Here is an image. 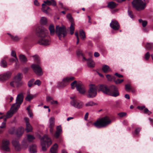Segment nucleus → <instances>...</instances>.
<instances>
[{"label":"nucleus","instance_id":"a878e982","mask_svg":"<svg viewBox=\"0 0 153 153\" xmlns=\"http://www.w3.org/2000/svg\"><path fill=\"white\" fill-rule=\"evenodd\" d=\"M26 128L25 130L27 132H32L33 130V128L29 123H26Z\"/></svg>","mask_w":153,"mask_h":153},{"label":"nucleus","instance_id":"6e6552de","mask_svg":"<svg viewBox=\"0 0 153 153\" xmlns=\"http://www.w3.org/2000/svg\"><path fill=\"white\" fill-rule=\"evenodd\" d=\"M23 76L22 73H19L13 77V79L16 82V86L19 87L24 84V82L21 81Z\"/></svg>","mask_w":153,"mask_h":153},{"label":"nucleus","instance_id":"a18cd8bd","mask_svg":"<svg viewBox=\"0 0 153 153\" xmlns=\"http://www.w3.org/2000/svg\"><path fill=\"white\" fill-rule=\"evenodd\" d=\"M128 15L132 19H133L134 17L133 12L132 11L128 10Z\"/></svg>","mask_w":153,"mask_h":153},{"label":"nucleus","instance_id":"864d4df0","mask_svg":"<svg viewBox=\"0 0 153 153\" xmlns=\"http://www.w3.org/2000/svg\"><path fill=\"white\" fill-rule=\"evenodd\" d=\"M118 115L120 117L126 116V113L125 112H121L118 114Z\"/></svg>","mask_w":153,"mask_h":153},{"label":"nucleus","instance_id":"680f3d73","mask_svg":"<svg viewBox=\"0 0 153 153\" xmlns=\"http://www.w3.org/2000/svg\"><path fill=\"white\" fill-rule=\"evenodd\" d=\"M131 88L130 85L128 84H126L125 85V89L126 91H128L131 89Z\"/></svg>","mask_w":153,"mask_h":153},{"label":"nucleus","instance_id":"c85d7f7f","mask_svg":"<svg viewBox=\"0 0 153 153\" xmlns=\"http://www.w3.org/2000/svg\"><path fill=\"white\" fill-rule=\"evenodd\" d=\"M76 54L78 56H82V60L83 61H85L87 60V59L83 56V54L82 53V51L80 49H78L76 51Z\"/></svg>","mask_w":153,"mask_h":153},{"label":"nucleus","instance_id":"473e14b6","mask_svg":"<svg viewBox=\"0 0 153 153\" xmlns=\"http://www.w3.org/2000/svg\"><path fill=\"white\" fill-rule=\"evenodd\" d=\"M20 60L23 63H25L27 61V59L26 56L22 54L20 55L19 56Z\"/></svg>","mask_w":153,"mask_h":153},{"label":"nucleus","instance_id":"bf43d9fd","mask_svg":"<svg viewBox=\"0 0 153 153\" xmlns=\"http://www.w3.org/2000/svg\"><path fill=\"white\" fill-rule=\"evenodd\" d=\"M41 84V82L40 80L39 79L36 80L34 82V84L39 86Z\"/></svg>","mask_w":153,"mask_h":153},{"label":"nucleus","instance_id":"aec40b11","mask_svg":"<svg viewBox=\"0 0 153 153\" xmlns=\"http://www.w3.org/2000/svg\"><path fill=\"white\" fill-rule=\"evenodd\" d=\"M13 145L15 147L16 150L18 151L20 149V144L18 140H13L12 141Z\"/></svg>","mask_w":153,"mask_h":153},{"label":"nucleus","instance_id":"2f4dec72","mask_svg":"<svg viewBox=\"0 0 153 153\" xmlns=\"http://www.w3.org/2000/svg\"><path fill=\"white\" fill-rule=\"evenodd\" d=\"M55 119L53 117H51L49 119V128L53 127L54 126Z\"/></svg>","mask_w":153,"mask_h":153},{"label":"nucleus","instance_id":"2eb2a0df","mask_svg":"<svg viewBox=\"0 0 153 153\" xmlns=\"http://www.w3.org/2000/svg\"><path fill=\"white\" fill-rule=\"evenodd\" d=\"M76 90L82 94H85L86 91L85 87L80 81L78 82V84L76 86Z\"/></svg>","mask_w":153,"mask_h":153},{"label":"nucleus","instance_id":"79ce46f5","mask_svg":"<svg viewBox=\"0 0 153 153\" xmlns=\"http://www.w3.org/2000/svg\"><path fill=\"white\" fill-rule=\"evenodd\" d=\"M6 118H4V122L2 123L1 125L0 126L1 128H6Z\"/></svg>","mask_w":153,"mask_h":153},{"label":"nucleus","instance_id":"69168bd1","mask_svg":"<svg viewBox=\"0 0 153 153\" xmlns=\"http://www.w3.org/2000/svg\"><path fill=\"white\" fill-rule=\"evenodd\" d=\"M53 100L52 98L50 96H48L46 97V100L47 102H49L51 100L52 101Z\"/></svg>","mask_w":153,"mask_h":153},{"label":"nucleus","instance_id":"58836bf2","mask_svg":"<svg viewBox=\"0 0 153 153\" xmlns=\"http://www.w3.org/2000/svg\"><path fill=\"white\" fill-rule=\"evenodd\" d=\"M96 105V103L93 101H89L85 104V106L87 107L91 106Z\"/></svg>","mask_w":153,"mask_h":153},{"label":"nucleus","instance_id":"423d86ee","mask_svg":"<svg viewBox=\"0 0 153 153\" xmlns=\"http://www.w3.org/2000/svg\"><path fill=\"white\" fill-rule=\"evenodd\" d=\"M131 4L133 7L138 11L143 10L145 8V5L143 4L142 0H133Z\"/></svg>","mask_w":153,"mask_h":153},{"label":"nucleus","instance_id":"e2e57ef3","mask_svg":"<svg viewBox=\"0 0 153 153\" xmlns=\"http://www.w3.org/2000/svg\"><path fill=\"white\" fill-rule=\"evenodd\" d=\"M11 55L12 56H13L14 57H16V58H17L16 56V52H15V51H14L13 50L11 51Z\"/></svg>","mask_w":153,"mask_h":153},{"label":"nucleus","instance_id":"ddd939ff","mask_svg":"<svg viewBox=\"0 0 153 153\" xmlns=\"http://www.w3.org/2000/svg\"><path fill=\"white\" fill-rule=\"evenodd\" d=\"M15 105V104H13L12 106L10 111L7 113L6 117L5 118H6V119L12 117L14 113L16 112L19 108V105L16 107H14Z\"/></svg>","mask_w":153,"mask_h":153},{"label":"nucleus","instance_id":"393cba45","mask_svg":"<svg viewBox=\"0 0 153 153\" xmlns=\"http://www.w3.org/2000/svg\"><path fill=\"white\" fill-rule=\"evenodd\" d=\"M102 69L105 73H107L111 71L110 67L107 65H103L102 67Z\"/></svg>","mask_w":153,"mask_h":153},{"label":"nucleus","instance_id":"4d7b16f0","mask_svg":"<svg viewBox=\"0 0 153 153\" xmlns=\"http://www.w3.org/2000/svg\"><path fill=\"white\" fill-rule=\"evenodd\" d=\"M9 61L10 62H16L18 61V59L17 58L14 57L13 58H11L9 59Z\"/></svg>","mask_w":153,"mask_h":153},{"label":"nucleus","instance_id":"6ab92c4d","mask_svg":"<svg viewBox=\"0 0 153 153\" xmlns=\"http://www.w3.org/2000/svg\"><path fill=\"white\" fill-rule=\"evenodd\" d=\"M71 104L72 106L78 108H82L83 105V103L82 102H76L74 100L71 102Z\"/></svg>","mask_w":153,"mask_h":153},{"label":"nucleus","instance_id":"20e7f679","mask_svg":"<svg viewBox=\"0 0 153 153\" xmlns=\"http://www.w3.org/2000/svg\"><path fill=\"white\" fill-rule=\"evenodd\" d=\"M55 32L59 37H65L67 35L68 31L65 26L60 27L57 25L56 27Z\"/></svg>","mask_w":153,"mask_h":153},{"label":"nucleus","instance_id":"052dcab7","mask_svg":"<svg viewBox=\"0 0 153 153\" xmlns=\"http://www.w3.org/2000/svg\"><path fill=\"white\" fill-rule=\"evenodd\" d=\"M150 57V54L149 52H147L145 54V59L146 60H148L149 58Z\"/></svg>","mask_w":153,"mask_h":153},{"label":"nucleus","instance_id":"5fc2aeb1","mask_svg":"<svg viewBox=\"0 0 153 153\" xmlns=\"http://www.w3.org/2000/svg\"><path fill=\"white\" fill-rule=\"evenodd\" d=\"M124 80L123 79H122L121 80L117 79L116 80H114V82L117 84H120Z\"/></svg>","mask_w":153,"mask_h":153},{"label":"nucleus","instance_id":"5701e85b","mask_svg":"<svg viewBox=\"0 0 153 153\" xmlns=\"http://www.w3.org/2000/svg\"><path fill=\"white\" fill-rule=\"evenodd\" d=\"M42 11L44 13H48L50 10V8L45 4H42Z\"/></svg>","mask_w":153,"mask_h":153},{"label":"nucleus","instance_id":"c756f323","mask_svg":"<svg viewBox=\"0 0 153 153\" xmlns=\"http://www.w3.org/2000/svg\"><path fill=\"white\" fill-rule=\"evenodd\" d=\"M29 151L30 153H35L36 152V146L35 145H32L30 146Z\"/></svg>","mask_w":153,"mask_h":153},{"label":"nucleus","instance_id":"0e129e2a","mask_svg":"<svg viewBox=\"0 0 153 153\" xmlns=\"http://www.w3.org/2000/svg\"><path fill=\"white\" fill-rule=\"evenodd\" d=\"M145 106L144 105H143L142 106H138L137 107V108L139 109L142 110L145 108Z\"/></svg>","mask_w":153,"mask_h":153},{"label":"nucleus","instance_id":"7ed1b4c3","mask_svg":"<svg viewBox=\"0 0 153 153\" xmlns=\"http://www.w3.org/2000/svg\"><path fill=\"white\" fill-rule=\"evenodd\" d=\"M35 30L36 35L41 38H45L49 35L48 30L42 25L36 26Z\"/></svg>","mask_w":153,"mask_h":153},{"label":"nucleus","instance_id":"39448f33","mask_svg":"<svg viewBox=\"0 0 153 153\" xmlns=\"http://www.w3.org/2000/svg\"><path fill=\"white\" fill-rule=\"evenodd\" d=\"M41 142L42 146V150L43 151H45L46 150V144H47L48 147L52 143L51 139L48 137L47 135H45L41 138Z\"/></svg>","mask_w":153,"mask_h":153},{"label":"nucleus","instance_id":"09e8293b","mask_svg":"<svg viewBox=\"0 0 153 153\" xmlns=\"http://www.w3.org/2000/svg\"><path fill=\"white\" fill-rule=\"evenodd\" d=\"M44 3L43 4H45L46 5H50L51 4L52 5V2L50 1L47 0V1H44Z\"/></svg>","mask_w":153,"mask_h":153},{"label":"nucleus","instance_id":"338daca9","mask_svg":"<svg viewBox=\"0 0 153 153\" xmlns=\"http://www.w3.org/2000/svg\"><path fill=\"white\" fill-rule=\"evenodd\" d=\"M7 34H8L10 36V37L11 38L13 39V38H19V37L17 36H13L10 33H7Z\"/></svg>","mask_w":153,"mask_h":153},{"label":"nucleus","instance_id":"603ef678","mask_svg":"<svg viewBox=\"0 0 153 153\" xmlns=\"http://www.w3.org/2000/svg\"><path fill=\"white\" fill-rule=\"evenodd\" d=\"M106 77L108 81H111L114 77V76H111L110 74L106 75Z\"/></svg>","mask_w":153,"mask_h":153},{"label":"nucleus","instance_id":"4c0bfd02","mask_svg":"<svg viewBox=\"0 0 153 153\" xmlns=\"http://www.w3.org/2000/svg\"><path fill=\"white\" fill-rule=\"evenodd\" d=\"M40 22L42 25H45L47 22V19L45 17H42L41 19Z\"/></svg>","mask_w":153,"mask_h":153},{"label":"nucleus","instance_id":"3c124183","mask_svg":"<svg viewBox=\"0 0 153 153\" xmlns=\"http://www.w3.org/2000/svg\"><path fill=\"white\" fill-rule=\"evenodd\" d=\"M152 46H153V44H152L147 43L146 46V48L147 49H150L152 48Z\"/></svg>","mask_w":153,"mask_h":153},{"label":"nucleus","instance_id":"0eeeda50","mask_svg":"<svg viewBox=\"0 0 153 153\" xmlns=\"http://www.w3.org/2000/svg\"><path fill=\"white\" fill-rule=\"evenodd\" d=\"M88 94L87 96L88 98H93L97 94V87L95 85L90 84L89 90L88 91Z\"/></svg>","mask_w":153,"mask_h":153},{"label":"nucleus","instance_id":"8fccbe9b","mask_svg":"<svg viewBox=\"0 0 153 153\" xmlns=\"http://www.w3.org/2000/svg\"><path fill=\"white\" fill-rule=\"evenodd\" d=\"M34 80V79H32L28 82V85L29 87H31L32 85Z\"/></svg>","mask_w":153,"mask_h":153},{"label":"nucleus","instance_id":"ea45409f","mask_svg":"<svg viewBox=\"0 0 153 153\" xmlns=\"http://www.w3.org/2000/svg\"><path fill=\"white\" fill-rule=\"evenodd\" d=\"M22 145L25 148H27L28 145V143L27 140L24 139L22 142Z\"/></svg>","mask_w":153,"mask_h":153},{"label":"nucleus","instance_id":"bb28decb","mask_svg":"<svg viewBox=\"0 0 153 153\" xmlns=\"http://www.w3.org/2000/svg\"><path fill=\"white\" fill-rule=\"evenodd\" d=\"M86 61H87V65L88 67L91 68L94 67L95 63L91 59H87Z\"/></svg>","mask_w":153,"mask_h":153},{"label":"nucleus","instance_id":"4468645a","mask_svg":"<svg viewBox=\"0 0 153 153\" xmlns=\"http://www.w3.org/2000/svg\"><path fill=\"white\" fill-rule=\"evenodd\" d=\"M34 71L38 75L41 76L43 74L42 69L38 65L33 64L31 66Z\"/></svg>","mask_w":153,"mask_h":153},{"label":"nucleus","instance_id":"412c9836","mask_svg":"<svg viewBox=\"0 0 153 153\" xmlns=\"http://www.w3.org/2000/svg\"><path fill=\"white\" fill-rule=\"evenodd\" d=\"M56 131L54 134V136L56 138H58L62 132V129L60 126H57L56 127Z\"/></svg>","mask_w":153,"mask_h":153},{"label":"nucleus","instance_id":"f257e3e1","mask_svg":"<svg viewBox=\"0 0 153 153\" xmlns=\"http://www.w3.org/2000/svg\"><path fill=\"white\" fill-rule=\"evenodd\" d=\"M98 91H102L104 94L109 95L114 97H116L119 95V93L117 87L114 85L110 86L108 88L106 85H98Z\"/></svg>","mask_w":153,"mask_h":153},{"label":"nucleus","instance_id":"f03ea898","mask_svg":"<svg viewBox=\"0 0 153 153\" xmlns=\"http://www.w3.org/2000/svg\"><path fill=\"white\" fill-rule=\"evenodd\" d=\"M111 122V120L107 116L105 117L97 120L93 124L97 128H100L105 127L110 124Z\"/></svg>","mask_w":153,"mask_h":153},{"label":"nucleus","instance_id":"72a5a7b5","mask_svg":"<svg viewBox=\"0 0 153 153\" xmlns=\"http://www.w3.org/2000/svg\"><path fill=\"white\" fill-rule=\"evenodd\" d=\"M27 140L28 142H32L35 139V137L33 135L30 134H27Z\"/></svg>","mask_w":153,"mask_h":153},{"label":"nucleus","instance_id":"6e6d98bb","mask_svg":"<svg viewBox=\"0 0 153 153\" xmlns=\"http://www.w3.org/2000/svg\"><path fill=\"white\" fill-rule=\"evenodd\" d=\"M10 85L11 86L13 87H15L16 84V82L15 81V80H14L11 82L10 83Z\"/></svg>","mask_w":153,"mask_h":153},{"label":"nucleus","instance_id":"de8ad7c7","mask_svg":"<svg viewBox=\"0 0 153 153\" xmlns=\"http://www.w3.org/2000/svg\"><path fill=\"white\" fill-rule=\"evenodd\" d=\"M15 129L14 128H11L9 130V132L10 134H13L15 133Z\"/></svg>","mask_w":153,"mask_h":153},{"label":"nucleus","instance_id":"f8f14e48","mask_svg":"<svg viewBox=\"0 0 153 153\" xmlns=\"http://www.w3.org/2000/svg\"><path fill=\"white\" fill-rule=\"evenodd\" d=\"M67 17L69 21L71 22V25L70 27V33L71 35H73L74 31V22L73 19L70 13H68L67 15Z\"/></svg>","mask_w":153,"mask_h":153},{"label":"nucleus","instance_id":"f3484780","mask_svg":"<svg viewBox=\"0 0 153 153\" xmlns=\"http://www.w3.org/2000/svg\"><path fill=\"white\" fill-rule=\"evenodd\" d=\"M110 25L112 28L115 30H119L120 27L119 23L116 20H112L110 24Z\"/></svg>","mask_w":153,"mask_h":153},{"label":"nucleus","instance_id":"dca6fc26","mask_svg":"<svg viewBox=\"0 0 153 153\" xmlns=\"http://www.w3.org/2000/svg\"><path fill=\"white\" fill-rule=\"evenodd\" d=\"M23 100V95L22 93H20L17 95L16 98V102L14 107H16L19 105V108L20 105L22 103Z\"/></svg>","mask_w":153,"mask_h":153},{"label":"nucleus","instance_id":"1a4fd4ad","mask_svg":"<svg viewBox=\"0 0 153 153\" xmlns=\"http://www.w3.org/2000/svg\"><path fill=\"white\" fill-rule=\"evenodd\" d=\"M74 79L73 77H67L64 78L61 82L58 83L57 86L59 88H63L67 85L69 83Z\"/></svg>","mask_w":153,"mask_h":153},{"label":"nucleus","instance_id":"e433bc0d","mask_svg":"<svg viewBox=\"0 0 153 153\" xmlns=\"http://www.w3.org/2000/svg\"><path fill=\"white\" fill-rule=\"evenodd\" d=\"M78 84V82H77L76 81H74L71 84V88L72 89H74L75 88V87H76V86Z\"/></svg>","mask_w":153,"mask_h":153},{"label":"nucleus","instance_id":"37998d69","mask_svg":"<svg viewBox=\"0 0 153 153\" xmlns=\"http://www.w3.org/2000/svg\"><path fill=\"white\" fill-rule=\"evenodd\" d=\"M32 57L33 58V59L35 61L37 62L38 63H39L40 59L38 55H36L32 56Z\"/></svg>","mask_w":153,"mask_h":153},{"label":"nucleus","instance_id":"a211bd4d","mask_svg":"<svg viewBox=\"0 0 153 153\" xmlns=\"http://www.w3.org/2000/svg\"><path fill=\"white\" fill-rule=\"evenodd\" d=\"M38 43L41 45H48L51 42V39H39Z\"/></svg>","mask_w":153,"mask_h":153},{"label":"nucleus","instance_id":"4be33fe9","mask_svg":"<svg viewBox=\"0 0 153 153\" xmlns=\"http://www.w3.org/2000/svg\"><path fill=\"white\" fill-rule=\"evenodd\" d=\"M117 5L118 4L113 1H111L108 2L107 7L109 8L113 9L115 8Z\"/></svg>","mask_w":153,"mask_h":153},{"label":"nucleus","instance_id":"f704fd0d","mask_svg":"<svg viewBox=\"0 0 153 153\" xmlns=\"http://www.w3.org/2000/svg\"><path fill=\"white\" fill-rule=\"evenodd\" d=\"M79 36L81 38H85V32L82 30H79Z\"/></svg>","mask_w":153,"mask_h":153},{"label":"nucleus","instance_id":"9d476101","mask_svg":"<svg viewBox=\"0 0 153 153\" xmlns=\"http://www.w3.org/2000/svg\"><path fill=\"white\" fill-rule=\"evenodd\" d=\"M12 72L7 71L0 74V81L4 82L9 80L11 77Z\"/></svg>","mask_w":153,"mask_h":153},{"label":"nucleus","instance_id":"b1692460","mask_svg":"<svg viewBox=\"0 0 153 153\" xmlns=\"http://www.w3.org/2000/svg\"><path fill=\"white\" fill-rule=\"evenodd\" d=\"M24 130V128L22 127H19L17 128L16 134L18 137H19L23 133Z\"/></svg>","mask_w":153,"mask_h":153},{"label":"nucleus","instance_id":"9b49d317","mask_svg":"<svg viewBox=\"0 0 153 153\" xmlns=\"http://www.w3.org/2000/svg\"><path fill=\"white\" fill-rule=\"evenodd\" d=\"M10 143L7 139H4L2 140L1 146V148L2 150L7 152L10 151Z\"/></svg>","mask_w":153,"mask_h":153},{"label":"nucleus","instance_id":"13d9d810","mask_svg":"<svg viewBox=\"0 0 153 153\" xmlns=\"http://www.w3.org/2000/svg\"><path fill=\"white\" fill-rule=\"evenodd\" d=\"M141 130V128H136L135 130V134H137L139 133Z\"/></svg>","mask_w":153,"mask_h":153},{"label":"nucleus","instance_id":"7c9ffc66","mask_svg":"<svg viewBox=\"0 0 153 153\" xmlns=\"http://www.w3.org/2000/svg\"><path fill=\"white\" fill-rule=\"evenodd\" d=\"M49 30L50 32V34L51 35H53L55 33V30L54 26L53 25H50L49 27Z\"/></svg>","mask_w":153,"mask_h":153},{"label":"nucleus","instance_id":"cd10ccee","mask_svg":"<svg viewBox=\"0 0 153 153\" xmlns=\"http://www.w3.org/2000/svg\"><path fill=\"white\" fill-rule=\"evenodd\" d=\"M58 146L56 143H55L51 148L50 151L51 153H57Z\"/></svg>","mask_w":153,"mask_h":153},{"label":"nucleus","instance_id":"c03bdc74","mask_svg":"<svg viewBox=\"0 0 153 153\" xmlns=\"http://www.w3.org/2000/svg\"><path fill=\"white\" fill-rule=\"evenodd\" d=\"M34 97L33 95H31L30 94H28L27 95L25 99L26 100L30 101Z\"/></svg>","mask_w":153,"mask_h":153},{"label":"nucleus","instance_id":"774afa93","mask_svg":"<svg viewBox=\"0 0 153 153\" xmlns=\"http://www.w3.org/2000/svg\"><path fill=\"white\" fill-rule=\"evenodd\" d=\"M51 104H58V102L56 100H52L51 101Z\"/></svg>","mask_w":153,"mask_h":153},{"label":"nucleus","instance_id":"a19ab883","mask_svg":"<svg viewBox=\"0 0 153 153\" xmlns=\"http://www.w3.org/2000/svg\"><path fill=\"white\" fill-rule=\"evenodd\" d=\"M139 22L140 23H142V26L143 27H145L147 25V22L146 21H143L141 19L139 20Z\"/></svg>","mask_w":153,"mask_h":153},{"label":"nucleus","instance_id":"49530a36","mask_svg":"<svg viewBox=\"0 0 153 153\" xmlns=\"http://www.w3.org/2000/svg\"><path fill=\"white\" fill-rule=\"evenodd\" d=\"M144 113L147 114L148 115H150L152 113V112L147 108H145L144 109Z\"/></svg>","mask_w":153,"mask_h":153},{"label":"nucleus","instance_id":"c9c22d12","mask_svg":"<svg viewBox=\"0 0 153 153\" xmlns=\"http://www.w3.org/2000/svg\"><path fill=\"white\" fill-rule=\"evenodd\" d=\"M0 65L3 67L5 68L7 66V63L5 60L2 59Z\"/></svg>","mask_w":153,"mask_h":153}]
</instances>
